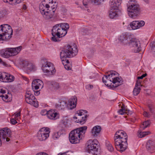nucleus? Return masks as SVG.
Instances as JSON below:
<instances>
[{
  "label": "nucleus",
  "instance_id": "nucleus-1",
  "mask_svg": "<svg viewBox=\"0 0 155 155\" xmlns=\"http://www.w3.org/2000/svg\"><path fill=\"white\" fill-rule=\"evenodd\" d=\"M69 28L68 24L66 23L56 25L51 29V34L52 36L51 40L54 42H59L60 40L59 38L64 36L67 33V31Z\"/></svg>",
  "mask_w": 155,
  "mask_h": 155
},
{
  "label": "nucleus",
  "instance_id": "nucleus-2",
  "mask_svg": "<svg viewBox=\"0 0 155 155\" xmlns=\"http://www.w3.org/2000/svg\"><path fill=\"white\" fill-rule=\"evenodd\" d=\"M107 75H105L102 78L103 83L110 88L114 89L122 84L121 78L117 77L118 73L115 71L107 72Z\"/></svg>",
  "mask_w": 155,
  "mask_h": 155
},
{
  "label": "nucleus",
  "instance_id": "nucleus-3",
  "mask_svg": "<svg viewBox=\"0 0 155 155\" xmlns=\"http://www.w3.org/2000/svg\"><path fill=\"white\" fill-rule=\"evenodd\" d=\"M127 135L126 133L122 130L117 131L114 139L115 145L117 150L122 152L127 148Z\"/></svg>",
  "mask_w": 155,
  "mask_h": 155
},
{
  "label": "nucleus",
  "instance_id": "nucleus-4",
  "mask_svg": "<svg viewBox=\"0 0 155 155\" xmlns=\"http://www.w3.org/2000/svg\"><path fill=\"white\" fill-rule=\"evenodd\" d=\"M78 52V49L76 45H65L64 50L62 51L60 53V58L64 66L69 62L66 59L67 58L73 57L76 56Z\"/></svg>",
  "mask_w": 155,
  "mask_h": 155
},
{
  "label": "nucleus",
  "instance_id": "nucleus-5",
  "mask_svg": "<svg viewBox=\"0 0 155 155\" xmlns=\"http://www.w3.org/2000/svg\"><path fill=\"white\" fill-rule=\"evenodd\" d=\"M87 128V126H84L71 131L69 135L70 142L72 144L79 143L80 140L84 137Z\"/></svg>",
  "mask_w": 155,
  "mask_h": 155
},
{
  "label": "nucleus",
  "instance_id": "nucleus-6",
  "mask_svg": "<svg viewBox=\"0 0 155 155\" xmlns=\"http://www.w3.org/2000/svg\"><path fill=\"white\" fill-rule=\"evenodd\" d=\"M12 34L13 31L10 25L4 24L0 26V41L8 40Z\"/></svg>",
  "mask_w": 155,
  "mask_h": 155
},
{
  "label": "nucleus",
  "instance_id": "nucleus-7",
  "mask_svg": "<svg viewBox=\"0 0 155 155\" xmlns=\"http://www.w3.org/2000/svg\"><path fill=\"white\" fill-rule=\"evenodd\" d=\"M21 49V46L16 48H6L0 50V54L3 58H8L10 57L14 56L18 54Z\"/></svg>",
  "mask_w": 155,
  "mask_h": 155
},
{
  "label": "nucleus",
  "instance_id": "nucleus-8",
  "mask_svg": "<svg viewBox=\"0 0 155 155\" xmlns=\"http://www.w3.org/2000/svg\"><path fill=\"white\" fill-rule=\"evenodd\" d=\"M42 62V69L44 73L48 75L54 74L56 70L53 64L45 59L41 60Z\"/></svg>",
  "mask_w": 155,
  "mask_h": 155
},
{
  "label": "nucleus",
  "instance_id": "nucleus-9",
  "mask_svg": "<svg viewBox=\"0 0 155 155\" xmlns=\"http://www.w3.org/2000/svg\"><path fill=\"white\" fill-rule=\"evenodd\" d=\"M99 142L96 139H90L87 142V146L86 149L89 153H91L93 155L97 154L96 153L98 149Z\"/></svg>",
  "mask_w": 155,
  "mask_h": 155
},
{
  "label": "nucleus",
  "instance_id": "nucleus-10",
  "mask_svg": "<svg viewBox=\"0 0 155 155\" xmlns=\"http://www.w3.org/2000/svg\"><path fill=\"white\" fill-rule=\"evenodd\" d=\"M11 136V131L9 129L4 128L0 130V145L2 144L1 139L7 142L10 140L9 137Z\"/></svg>",
  "mask_w": 155,
  "mask_h": 155
},
{
  "label": "nucleus",
  "instance_id": "nucleus-11",
  "mask_svg": "<svg viewBox=\"0 0 155 155\" xmlns=\"http://www.w3.org/2000/svg\"><path fill=\"white\" fill-rule=\"evenodd\" d=\"M25 96V101L27 103L36 107H38V101L30 91L26 92Z\"/></svg>",
  "mask_w": 155,
  "mask_h": 155
},
{
  "label": "nucleus",
  "instance_id": "nucleus-12",
  "mask_svg": "<svg viewBox=\"0 0 155 155\" xmlns=\"http://www.w3.org/2000/svg\"><path fill=\"white\" fill-rule=\"evenodd\" d=\"M50 132V129L48 127L41 128L38 133V139L40 141L45 140L49 137Z\"/></svg>",
  "mask_w": 155,
  "mask_h": 155
},
{
  "label": "nucleus",
  "instance_id": "nucleus-13",
  "mask_svg": "<svg viewBox=\"0 0 155 155\" xmlns=\"http://www.w3.org/2000/svg\"><path fill=\"white\" fill-rule=\"evenodd\" d=\"M15 79V77L5 72H0V81L4 82H11Z\"/></svg>",
  "mask_w": 155,
  "mask_h": 155
},
{
  "label": "nucleus",
  "instance_id": "nucleus-14",
  "mask_svg": "<svg viewBox=\"0 0 155 155\" xmlns=\"http://www.w3.org/2000/svg\"><path fill=\"white\" fill-rule=\"evenodd\" d=\"M128 44H129L130 46L134 47V51L136 53L138 52L141 50L140 42L137 39L132 38L130 40Z\"/></svg>",
  "mask_w": 155,
  "mask_h": 155
},
{
  "label": "nucleus",
  "instance_id": "nucleus-15",
  "mask_svg": "<svg viewBox=\"0 0 155 155\" xmlns=\"http://www.w3.org/2000/svg\"><path fill=\"white\" fill-rule=\"evenodd\" d=\"M130 25L133 30H136L143 26L145 22L143 21H134L131 22Z\"/></svg>",
  "mask_w": 155,
  "mask_h": 155
},
{
  "label": "nucleus",
  "instance_id": "nucleus-16",
  "mask_svg": "<svg viewBox=\"0 0 155 155\" xmlns=\"http://www.w3.org/2000/svg\"><path fill=\"white\" fill-rule=\"evenodd\" d=\"M127 5L128 10H139L140 9L139 5L135 0L129 1Z\"/></svg>",
  "mask_w": 155,
  "mask_h": 155
},
{
  "label": "nucleus",
  "instance_id": "nucleus-17",
  "mask_svg": "<svg viewBox=\"0 0 155 155\" xmlns=\"http://www.w3.org/2000/svg\"><path fill=\"white\" fill-rule=\"evenodd\" d=\"M122 0H110L109 4L111 10H119Z\"/></svg>",
  "mask_w": 155,
  "mask_h": 155
},
{
  "label": "nucleus",
  "instance_id": "nucleus-18",
  "mask_svg": "<svg viewBox=\"0 0 155 155\" xmlns=\"http://www.w3.org/2000/svg\"><path fill=\"white\" fill-rule=\"evenodd\" d=\"M43 82L40 79H36L33 81L32 83V87L33 90L42 88L43 87Z\"/></svg>",
  "mask_w": 155,
  "mask_h": 155
},
{
  "label": "nucleus",
  "instance_id": "nucleus-19",
  "mask_svg": "<svg viewBox=\"0 0 155 155\" xmlns=\"http://www.w3.org/2000/svg\"><path fill=\"white\" fill-rule=\"evenodd\" d=\"M43 17L46 19H49L52 18L54 13V10H40Z\"/></svg>",
  "mask_w": 155,
  "mask_h": 155
},
{
  "label": "nucleus",
  "instance_id": "nucleus-20",
  "mask_svg": "<svg viewBox=\"0 0 155 155\" xmlns=\"http://www.w3.org/2000/svg\"><path fill=\"white\" fill-rule=\"evenodd\" d=\"M130 38V36L127 33H123L119 38L118 39L121 42L124 44H128Z\"/></svg>",
  "mask_w": 155,
  "mask_h": 155
},
{
  "label": "nucleus",
  "instance_id": "nucleus-21",
  "mask_svg": "<svg viewBox=\"0 0 155 155\" xmlns=\"http://www.w3.org/2000/svg\"><path fill=\"white\" fill-rule=\"evenodd\" d=\"M146 148L147 150L150 153L155 150V142L151 140H148L146 144Z\"/></svg>",
  "mask_w": 155,
  "mask_h": 155
},
{
  "label": "nucleus",
  "instance_id": "nucleus-22",
  "mask_svg": "<svg viewBox=\"0 0 155 155\" xmlns=\"http://www.w3.org/2000/svg\"><path fill=\"white\" fill-rule=\"evenodd\" d=\"M77 103V98L76 96H74L71 98L69 100L68 105L69 108L72 109L75 108Z\"/></svg>",
  "mask_w": 155,
  "mask_h": 155
},
{
  "label": "nucleus",
  "instance_id": "nucleus-23",
  "mask_svg": "<svg viewBox=\"0 0 155 155\" xmlns=\"http://www.w3.org/2000/svg\"><path fill=\"white\" fill-rule=\"evenodd\" d=\"M47 116L48 118L51 120H55L58 118V114L52 110L48 111Z\"/></svg>",
  "mask_w": 155,
  "mask_h": 155
},
{
  "label": "nucleus",
  "instance_id": "nucleus-24",
  "mask_svg": "<svg viewBox=\"0 0 155 155\" xmlns=\"http://www.w3.org/2000/svg\"><path fill=\"white\" fill-rule=\"evenodd\" d=\"M101 130V127L99 126H96L94 127L92 129L91 133L92 136L97 137L98 136Z\"/></svg>",
  "mask_w": 155,
  "mask_h": 155
},
{
  "label": "nucleus",
  "instance_id": "nucleus-25",
  "mask_svg": "<svg viewBox=\"0 0 155 155\" xmlns=\"http://www.w3.org/2000/svg\"><path fill=\"white\" fill-rule=\"evenodd\" d=\"M140 10H127V14L129 17L131 18H135L139 15Z\"/></svg>",
  "mask_w": 155,
  "mask_h": 155
},
{
  "label": "nucleus",
  "instance_id": "nucleus-26",
  "mask_svg": "<svg viewBox=\"0 0 155 155\" xmlns=\"http://www.w3.org/2000/svg\"><path fill=\"white\" fill-rule=\"evenodd\" d=\"M66 105L67 103L65 101H61L56 104L55 106L56 108L62 110L66 107Z\"/></svg>",
  "mask_w": 155,
  "mask_h": 155
},
{
  "label": "nucleus",
  "instance_id": "nucleus-27",
  "mask_svg": "<svg viewBox=\"0 0 155 155\" xmlns=\"http://www.w3.org/2000/svg\"><path fill=\"white\" fill-rule=\"evenodd\" d=\"M50 5L45 3L43 1L40 4L39 8V10H45V9H48L50 7Z\"/></svg>",
  "mask_w": 155,
  "mask_h": 155
},
{
  "label": "nucleus",
  "instance_id": "nucleus-28",
  "mask_svg": "<svg viewBox=\"0 0 155 155\" xmlns=\"http://www.w3.org/2000/svg\"><path fill=\"white\" fill-rule=\"evenodd\" d=\"M150 131L140 132V131H138L137 135L140 138L144 137L145 135H148L150 134Z\"/></svg>",
  "mask_w": 155,
  "mask_h": 155
},
{
  "label": "nucleus",
  "instance_id": "nucleus-29",
  "mask_svg": "<svg viewBox=\"0 0 155 155\" xmlns=\"http://www.w3.org/2000/svg\"><path fill=\"white\" fill-rule=\"evenodd\" d=\"M118 16L117 12L114 11H110L109 12V16L111 19L115 18Z\"/></svg>",
  "mask_w": 155,
  "mask_h": 155
},
{
  "label": "nucleus",
  "instance_id": "nucleus-30",
  "mask_svg": "<svg viewBox=\"0 0 155 155\" xmlns=\"http://www.w3.org/2000/svg\"><path fill=\"white\" fill-rule=\"evenodd\" d=\"M9 13V10H0V18L6 16Z\"/></svg>",
  "mask_w": 155,
  "mask_h": 155
},
{
  "label": "nucleus",
  "instance_id": "nucleus-31",
  "mask_svg": "<svg viewBox=\"0 0 155 155\" xmlns=\"http://www.w3.org/2000/svg\"><path fill=\"white\" fill-rule=\"evenodd\" d=\"M128 112L129 111L127 109H126L123 106H122L121 109L118 111V113L120 115L124 114H125L128 115Z\"/></svg>",
  "mask_w": 155,
  "mask_h": 155
},
{
  "label": "nucleus",
  "instance_id": "nucleus-32",
  "mask_svg": "<svg viewBox=\"0 0 155 155\" xmlns=\"http://www.w3.org/2000/svg\"><path fill=\"white\" fill-rule=\"evenodd\" d=\"M88 117L87 114L85 115L84 117H82L80 120H76V122L78 123H80L81 124H83L86 122V119Z\"/></svg>",
  "mask_w": 155,
  "mask_h": 155
},
{
  "label": "nucleus",
  "instance_id": "nucleus-33",
  "mask_svg": "<svg viewBox=\"0 0 155 155\" xmlns=\"http://www.w3.org/2000/svg\"><path fill=\"white\" fill-rule=\"evenodd\" d=\"M107 149L110 151H112L114 150V148L111 144L108 141H106L105 143Z\"/></svg>",
  "mask_w": 155,
  "mask_h": 155
},
{
  "label": "nucleus",
  "instance_id": "nucleus-34",
  "mask_svg": "<svg viewBox=\"0 0 155 155\" xmlns=\"http://www.w3.org/2000/svg\"><path fill=\"white\" fill-rule=\"evenodd\" d=\"M150 122L149 121L147 120L143 122L142 124L140 126V127L143 129L147 127L150 124Z\"/></svg>",
  "mask_w": 155,
  "mask_h": 155
},
{
  "label": "nucleus",
  "instance_id": "nucleus-35",
  "mask_svg": "<svg viewBox=\"0 0 155 155\" xmlns=\"http://www.w3.org/2000/svg\"><path fill=\"white\" fill-rule=\"evenodd\" d=\"M140 87H135L134 89L133 94L134 95L137 96L140 93Z\"/></svg>",
  "mask_w": 155,
  "mask_h": 155
},
{
  "label": "nucleus",
  "instance_id": "nucleus-36",
  "mask_svg": "<svg viewBox=\"0 0 155 155\" xmlns=\"http://www.w3.org/2000/svg\"><path fill=\"white\" fill-rule=\"evenodd\" d=\"M87 113V111L86 110H81L77 111V114L78 116H80Z\"/></svg>",
  "mask_w": 155,
  "mask_h": 155
},
{
  "label": "nucleus",
  "instance_id": "nucleus-37",
  "mask_svg": "<svg viewBox=\"0 0 155 155\" xmlns=\"http://www.w3.org/2000/svg\"><path fill=\"white\" fill-rule=\"evenodd\" d=\"M0 97H2V99L5 101L8 102V96L7 94L4 95V94H2L0 93Z\"/></svg>",
  "mask_w": 155,
  "mask_h": 155
},
{
  "label": "nucleus",
  "instance_id": "nucleus-38",
  "mask_svg": "<svg viewBox=\"0 0 155 155\" xmlns=\"http://www.w3.org/2000/svg\"><path fill=\"white\" fill-rule=\"evenodd\" d=\"M104 0H91V2L97 5L102 4Z\"/></svg>",
  "mask_w": 155,
  "mask_h": 155
},
{
  "label": "nucleus",
  "instance_id": "nucleus-39",
  "mask_svg": "<svg viewBox=\"0 0 155 155\" xmlns=\"http://www.w3.org/2000/svg\"><path fill=\"white\" fill-rule=\"evenodd\" d=\"M34 68V65L32 63L29 62L26 67V68L29 71H31Z\"/></svg>",
  "mask_w": 155,
  "mask_h": 155
},
{
  "label": "nucleus",
  "instance_id": "nucleus-40",
  "mask_svg": "<svg viewBox=\"0 0 155 155\" xmlns=\"http://www.w3.org/2000/svg\"><path fill=\"white\" fill-rule=\"evenodd\" d=\"M30 62L26 60H23L21 61V66L24 68H26Z\"/></svg>",
  "mask_w": 155,
  "mask_h": 155
},
{
  "label": "nucleus",
  "instance_id": "nucleus-41",
  "mask_svg": "<svg viewBox=\"0 0 155 155\" xmlns=\"http://www.w3.org/2000/svg\"><path fill=\"white\" fill-rule=\"evenodd\" d=\"M52 85H53V89L55 90L58 89L60 87L59 83L56 82H54Z\"/></svg>",
  "mask_w": 155,
  "mask_h": 155
},
{
  "label": "nucleus",
  "instance_id": "nucleus-42",
  "mask_svg": "<svg viewBox=\"0 0 155 155\" xmlns=\"http://www.w3.org/2000/svg\"><path fill=\"white\" fill-rule=\"evenodd\" d=\"M65 69L67 70H70L71 68V65L69 61L64 66Z\"/></svg>",
  "mask_w": 155,
  "mask_h": 155
},
{
  "label": "nucleus",
  "instance_id": "nucleus-43",
  "mask_svg": "<svg viewBox=\"0 0 155 155\" xmlns=\"http://www.w3.org/2000/svg\"><path fill=\"white\" fill-rule=\"evenodd\" d=\"M148 107L150 112L151 113H154L153 106L152 104H148Z\"/></svg>",
  "mask_w": 155,
  "mask_h": 155
},
{
  "label": "nucleus",
  "instance_id": "nucleus-44",
  "mask_svg": "<svg viewBox=\"0 0 155 155\" xmlns=\"http://www.w3.org/2000/svg\"><path fill=\"white\" fill-rule=\"evenodd\" d=\"M90 0H83V5L86 7L87 8Z\"/></svg>",
  "mask_w": 155,
  "mask_h": 155
},
{
  "label": "nucleus",
  "instance_id": "nucleus-45",
  "mask_svg": "<svg viewBox=\"0 0 155 155\" xmlns=\"http://www.w3.org/2000/svg\"><path fill=\"white\" fill-rule=\"evenodd\" d=\"M150 47L151 50L155 51V41H153L150 44Z\"/></svg>",
  "mask_w": 155,
  "mask_h": 155
},
{
  "label": "nucleus",
  "instance_id": "nucleus-46",
  "mask_svg": "<svg viewBox=\"0 0 155 155\" xmlns=\"http://www.w3.org/2000/svg\"><path fill=\"white\" fill-rule=\"evenodd\" d=\"M48 111H47L45 109H43L41 110V114L42 115H47V114H48Z\"/></svg>",
  "mask_w": 155,
  "mask_h": 155
},
{
  "label": "nucleus",
  "instance_id": "nucleus-47",
  "mask_svg": "<svg viewBox=\"0 0 155 155\" xmlns=\"http://www.w3.org/2000/svg\"><path fill=\"white\" fill-rule=\"evenodd\" d=\"M143 115L144 117L148 118L150 117L151 116V115L149 113H148L146 111H144L143 112Z\"/></svg>",
  "mask_w": 155,
  "mask_h": 155
},
{
  "label": "nucleus",
  "instance_id": "nucleus-48",
  "mask_svg": "<svg viewBox=\"0 0 155 155\" xmlns=\"http://www.w3.org/2000/svg\"><path fill=\"white\" fill-rule=\"evenodd\" d=\"M141 86V84L140 81L139 80H137L136 83L135 87H140V86Z\"/></svg>",
  "mask_w": 155,
  "mask_h": 155
},
{
  "label": "nucleus",
  "instance_id": "nucleus-49",
  "mask_svg": "<svg viewBox=\"0 0 155 155\" xmlns=\"http://www.w3.org/2000/svg\"><path fill=\"white\" fill-rule=\"evenodd\" d=\"M43 2L47 4H52L54 3V1L53 0H44Z\"/></svg>",
  "mask_w": 155,
  "mask_h": 155
},
{
  "label": "nucleus",
  "instance_id": "nucleus-50",
  "mask_svg": "<svg viewBox=\"0 0 155 155\" xmlns=\"http://www.w3.org/2000/svg\"><path fill=\"white\" fill-rule=\"evenodd\" d=\"M86 89L90 90L93 87V86L92 85L88 84L86 86Z\"/></svg>",
  "mask_w": 155,
  "mask_h": 155
},
{
  "label": "nucleus",
  "instance_id": "nucleus-51",
  "mask_svg": "<svg viewBox=\"0 0 155 155\" xmlns=\"http://www.w3.org/2000/svg\"><path fill=\"white\" fill-rule=\"evenodd\" d=\"M58 132L54 134V135L53 136V138L55 139H57L58 138L59 136L58 135Z\"/></svg>",
  "mask_w": 155,
  "mask_h": 155
},
{
  "label": "nucleus",
  "instance_id": "nucleus-52",
  "mask_svg": "<svg viewBox=\"0 0 155 155\" xmlns=\"http://www.w3.org/2000/svg\"><path fill=\"white\" fill-rule=\"evenodd\" d=\"M13 115H15V118H17L20 116V112H18L17 113H14Z\"/></svg>",
  "mask_w": 155,
  "mask_h": 155
},
{
  "label": "nucleus",
  "instance_id": "nucleus-53",
  "mask_svg": "<svg viewBox=\"0 0 155 155\" xmlns=\"http://www.w3.org/2000/svg\"><path fill=\"white\" fill-rule=\"evenodd\" d=\"M10 121L11 123L13 124H15L17 123L16 120L14 118L12 119Z\"/></svg>",
  "mask_w": 155,
  "mask_h": 155
},
{
  "label": "nucleus",
  "instance_id": "nucleus-54",
  "mask_svg": "<svg viewBox=\"0 0 155 155\" xmlns=\"http://www.w3.org/2000/svg\"><path fill=\"white\" fill-rule=\"evenodd\" d=\"M147 75V74L146 73L143 74L141 76L138 77L137 79H142L143 78L145 77Z\"/></svg>",
  "mask_w": 155,
  "mask_h": 155
},
{
  "label": "nucleus",
  "instance_id": "nucleus-55",
  "mask_svg": "<svg viewBox=\"0 0 155 155\" xmlns=\"http://www.w3.org/2000/svg\"><path fill=\"white\" fill-rule=\"evenodd\" d=\"M51 6V8L52 10H54V9H56L57 7V5L56 4H54L52 5H50Z\"/></svg>",
  "mask_w": 155,
  "mask_h": 155
},
{
  "label": "nucleus",
  "instance_id": "nucleus-56",
  "mask_svg": "<svg viewBox=\"0 0 155 155\" xmlns=\"http://www.w3.org/2000/svg\"><path fill=\"white\" fill-rule=\"evenodd\" d=\"M0 93L2 94H4V95L6 94V91L2 89H0Z\"/></svg>",
  "mask_w": 155,
  "mask_h": 155
},
{
  "label": "nucleus",
  "instance_id": "nucleus-57",
  "mask_svg": "<svg viewBox=\"0 0 155 155\" xmlns=\"http://www.w3.org/2000/svg\"><path fill=\"white\" fill-rule=\"evenodd\" d=\"M36 155H48L45 153L42 152V153H38Z\"/></svg>",
  "mask_w": 155,
  "mask_h": 155
},
{
  "label": "nucleus",
  "instance_id": "nucleus-58",
  "mask_svg": "<svg viewBox=\"0 0 155 155\" xmlns=\"http://www.w3.org/2000/svg\"><path fill=\"white\" fill-rule=\"evenodd\" d=\"M22 8L24 9H26L27 8V6L25 4H23L22 6Z\"/></svg>",
  "mask_w": 155,
  "mask_h": 155
},
{
  "label": "nucleus",
  "instance_id": "nucleus-59",
  "mask_svg": "<svg viewBox=\"0 0 155 155\" xmlns=\"http://www.w3.org/2000/svg\"><path fill=\"white\" fill-rule=\"evenodd\" d=\"M1 64H2L5 67H7L8 66V64L6 62L3 61Z\"/></svg>",
  "mask_w": 155,
  "mask_h": 155
},
{
  "label": "nucleus",
  "instance_id": "nucleus-60",
  "mask_svg": "<svg viewBox=\"0 0 155 155\" xmlns=\"http://www.w3.org/2000/svg\"><path fill=\"white\" fill-rule=\"evenodd\" d=\"M3 1L6 2H12L13 0H3Z\"/></svg>",
  "mask_w": 155,
  "mask_h": 155
},
{
  "label": "nucleus",
  "instance_id": "nucleus-61",
  "mask_svg": "<svg viewBox=\"0 0 155 155\" xmlns=\"http://www.w3.org/2000/svg\"><path fill=\"white\" fill-rule=\"evenodd\" d=\"M40 94V92L39 91H35V94L36 95H38Z\"/></svg>",
  "mask_w": 155,
  "mask_h": 155
},
{
  "label": "nucleus",
  "instance_id": "nucleus-62",
  "mask_svg": "<svg viewBox=\"0 0 155 155\" xmlns=\"http://www.w3.org/2000/svg\"><path fill=\"white\" fill-rule=\"evenodd\" d=\"M58 155H69V154H68L67 153H59Z\"/></svg>",
  "mask_w": 155,
  "mask_h": 155
},
{
  "label": "nucleus",
  "instance_id": "nucleus-63",
  "mask_svg": "<svg viewBox=\"0 0 155 155\" xmlns=\"http://www.w3.org/2000/svg\"><path fill=\"white\" fill-rule=\"evenodd\" d=\"M3 62V61H2V59L0 58V63H2V62Z\"/></svg>",
  "mask_w": 155,
  "mask_h": 155
},
{
  "label": "nucleus",
  "instance_id": "nucleus-64",
  "mask_svg": "<svg viewBox=\"0 0 155 155\" xmlns=\"http://www.w3.org/2000/svg\"><path fill=\"white\" fill-rule=\"evenodd\" d=\"M146 2L148 3V0H143Z\"/></svg>",
  "mask_w": 155,
  "mask_h": 155
}]
</instances>
